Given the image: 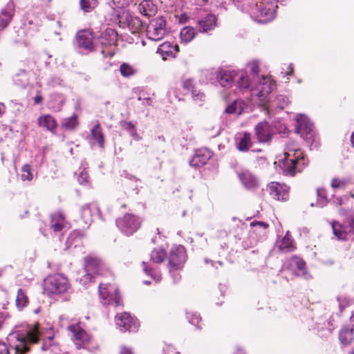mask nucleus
I'll return each instance as SVG.
<instances>
[{"mask_svg": "<svg viewBox=\"0 0 354 354\" xmlns=\"http://www.w3.org/2000/svg\"><path fill=\"white\" fill-rule=\"evenodd\" d=\"M334 202H335L337 205H342V198H340V197L337 198L334 201Z\"/></svg>", "mask_w": 354, "mask_h": 354, "instance_id": "338daca9", "label": "nucleus"}, {"mask_svg": "<svg viewBox=\"0 0 354 354\" xmlns=\"http://www.w3.org/2000/svg\"><path fill=\"white\" fill-rule=\"evenodd\" d=\"M235 75L234 71H221L217 75V79L223 87L229 88L232 86Z\"/></svg>", "mask_w": 354, "mask_h": 354, "instance_id": "b1692460", "label": "nucleus"}, {"mask_svg": "<svg viewBox=\"0 0 354 354\" xmlns=\"http://www.w3.org/2000/svg\"><path fill=\"white\" fill-rule=\"evenodd\" d=\"M254 133L259 142L269 143L272 140L274 131L268 122L262 121L255 126Z\"/></svg>", "mask_w": 354, "mask_h": 354, "instance_id": "f8f14e48", "label": "nucleus"}, {"mask_svg": "<svg viewBox=\"0 0 354 354\" xmlns=\"http://www.w3.org/2000/svg\"><path fill=\"white\" fill-rule=\"evenodd\" d=\"M44 290L47 294L61 295L69 288L68 279L62 274H55L47 277L43 283Z\"/></svg>", "mask_w": 354, "mask_h": 354, "instance_id": "39448f33", "label": "nucleus"}, {"mask_svg": "<svg viewBox=\"0 0 354 354\" xmlns=\"http://www.w3.org/2000/svg\"><path fill=\"white\" fill-rule=\"evenodd\" d=\"M167 22L164 17H158L151 19L147 28V35L153 41H160L167 35Z\"/></svg>", "mask_w": 354, "mask_h": 354, "instance_id": "0eeeda50", "label": "nucleus"}, {"mask_svg": "<svg viewBox=\"0 0 354 354\" xmlns=\"http://www.w3.org/2000/svg\"><path fill=\"white\" fill-rule=\"evenodd\" d=\"M85 274L80 278V283L86 286L88 282L95 281L97 276H104L109 274V270L104 263L98 259L86 257L84 263Z\"/></svg>", "mask_w": 354, "mask_h": 354, "instance_id": "20e7f679", "label": "nucleus"}, {"mask_svg": "<svg viewBox=\"0 0 354 354\" xmlns=\"http://www.w3.org/2000/svg\"><path fill=\"white\" fill-rule=\"evenodd\" d=\"M120 72L123 77H128L135 74L134 68L127 63L120 65Z\"/></svg>", "mask_w": 354, "mask_h": 354, "instance_id": "c03bdc74", "label": "nucleus"}, {"mask_svg": "<svg viewBox=\"0 0 354 354\" xmlns=\"http://www.w3.org/2000/svg\"><path fill=\"white\" fill-rule=\"evenodd\" d=\"M166 257V252L163 249H154L150 254V260L153 263H160Z\"/></svg>", "mask_w": 354, "mask_h": 354, "instance_id": "ea45409f", "label": "nucleus"}, {"mask_svg": "<svg viewBox=\"0 0 354 354\" xmlns=\"http://www.w3.org/2000/svg\"><path fill=\"white\" fill-rule=\"evenodd\" d=\"M168 267H169V271L170 275H171V278L173 279L174 283H178L180 280V278H181V276L179 273V270H181L182 268H171V266H168Z\"/></svg>", "mask_w": 354, "mask_h": 354, "instance_id": "de8ad7c7", "label": "nucleus"}, {"mask_svg": "<svg viewBox=\"0 0 354 354\" xmlns=\"http://www.w3.org/2000/svg\"><path fill=\"white\" fill-rule=\"evenodd\" d=\"M186 318L189 324L196 326V328L198 330L202 329V326L199 325V323L201 322L202 318L197 312L195 311H186Z\"/></svg>", "mask_w": 354, "mask_h": 354, "instance_id": "e433bc0d", "label": "nucleus"}, {"mask_svg": "<svg viewBox=\"0 0 354 354\" xmlns=\"http://www.w3.org/2000/svg\"><path fill=\"white\" fill-rule=\"evenodd\" d=\"M128 26L132 33H136L142 29V22L138 17H131Z\"/></svg>", "mask_w": 354, "mask_h": 354, "instance_id": "79ce46f5", "label": "nucleus"}, {"mask_svg": "<svg viewBox=\"0 0 354 354\" xmlns=\"http://www.w3.org/2000/svg\"><path fill=\"white\" fill-rule=\"evenodd\" d=\"M68 328L75 340L80 342H84L88 340V335L86 331L81 328L79 325L71 324Z\"/></svg>", "mask_w": 354, "mask_h": 354, "instance_id": "cd10ccee", "label": "nucleus"}, {"mask_svg": "<svg viewBox=\"0 0 354 354\" xmlns=\"http://www.w3.org/2000/svg\"><path fill=\"white\" fill-rule=\"evenodd\" d=\"M51 218L53 220V222H54V221H56L57 222L63 223L65 219V216L62 212H57L51 215Z\"/></svg>", "mask_w": 354, "mask_h": 354, "instance_id": "603ef678", "label": "nucleus"}, {"mask_svg": "<svg viewBox=\"0 0 354 354\" xmlns=\"http://www.w3.org/2000/svg\"><path fill=\"white\" fill-rule=\"evenodd\" d=\"M216 17L214 15H208L204 19L199 20L198 24L203 32L213 30L216 26Z\"/></svg>", "mask_w": 354, "mask_h": 354, "instance_id": "bb28decb", "label": "nucleus"}, {"mask_svg": "<svg viewBox=\"0 0 354 354\" xmlns=\"http://www.w3.org/2000/svg\"><path fill=\"white\" fill-rule=\"evenodd\" d=\"M80 124L77 115L74 113L68 118H64L61 122V127L68 131H73Z\"/></svg>", "mask_w": 354, "mask_h": 354, "instance_id": "c756f323", "label": "nucleus"}, {"mask_svg": "<svg viewBox=\"0 0 354 354\" xmlns=\"http://www.w3.org/2000/svg\"><path fill=\"white\" fill-rule=\"evenodd\" d=\"M268 189L270 194L277 201H286L289 198L290 187L284 183L271 182Z\"/></svg>", "mask_w": 354, "mask_h": 354, "instance_id": "ddd939ff", "label": "nucleus"}, {"mask_svg": "<svg viewBox=\"0 0 354 354\" xmlns=\"http://www.w3.org/2000/svg\"><path fill=\"white\" fill-rule=\"evenodd\" d=\"M39 339V332L37 328H28L21 331H15L8 335L7 340L15 350L16 354H25L29 351L28 344H35Z\"/></svg>", "mask_w": 354, "mask_h": 354, "instance_id": "f03ea898", "label": "nucleus"}, {"mask_svg": "<svg viewBox=\"0 0 354 354\" xmlns=\"http://www.w3.org/2000/svg\"><path fill=\"white\" fill-rule=\"evenodd\" d=\"M93 33L88 30L80 31L77 35V41L80 47L94 50Z\"/></svg>", "mask_w": 354, "mask_h": 354, "instance_id": "6ab92c4d", "label": "nucleus"}, {"mask_svg": "<svg viewBox=\"0 0 354 354\" xmlns=\"http://www.w3.org/2000/svg\"><path fill=\"white\" fill-rule=\"evenodd\" d=\"M115 324L121 332H135L139 327L138 320L125 312L116 315Z\"/></svg>", "mask_w": 354, "mask_h": 354, "instance_id": "9d476101", "label": "nucleus"}, {"mask_svg": "<svg viewBox=\"0 0 354 354\" xmlns=\"http://www.w3.org/2000/svg\"><path fill=\"white\" fill-rule=\"evenodd\" d=\"M281 169L286 176H295L306 167V161L303 151L295 142L288 141L285 146Z\"/></svg>", "mask_w": 354, "mask_h": 354, "instance_id": "f257e3e1", "label": "nucleus"}, {"mask_svg": "<svg viewBox=\"0 0 354 354\" xmlns=\"http://www.w3.org/2000/svg\"><path fill=\"white\" fill-rule=\"evenodd\" d=\"M141 223V219L132 214H126L115 221L117 227L127 236H131L136 232L140 227Z\"/></svg>", "mask_w": 354, "mask_h": 354, "instance_id": "1a4fd4ad", "label": "nucleus"}, {"mask_svg": "<svg viewBox=\"0 0 354 354\" xmlns=\"http://www.w3.org/2000/svg\"><path fill=\"white\" fill-rule=\"evenodd\" d=\"M236 149L242 152H247L252 146V136L249 132H244L239 138L236 144Z\"/></svg>", "mask_w": 354, "mask_h": 354, "instance_id": "393cba45", "label": "nucleus"}, {"mask_svg": "<svg viewBox=\"0 0 354 354\" xmlns=\"http://www.w3.org/2000/svg\"><path fill=\"white\" fill-rule=\"evenodd\" d=\"M0 354H10L7 344L0 341Z\"/></svg>", "mask_w": 354, "mask_h": 354, "instance_id": "4d7b16f0", "label": "nucleus"}, {"mask_svg": "<svg viewBox=\"0 0 354 354\" xmlns=\"http://www.w3.org/2000/svg\"><path fill=\"white\" fill-rule=\"evenodd\" d=\"M120 126L129 132L134 140L140 141L142 140V137L138 133L136 124L133 122L121 121Z\"/></svg>", "mask_w": 354, "mask_h": 354, "instance_id": "7c9ffc66", "label": "nucleus"}, {"mask_svg": "<svg viewBox=\"0 0 354 354\" xmlns=\"http://www.w3.org/2000/svg\"><path fill=\"white\" fill-rule=\"evenodd\" d=\"M99 296L104 305H114L115 306L121 305V297L118 292V288L115 284L100 282Z\"/></svg>", "mask_w": 354, "mask_h": 354, "instance_id": "423d86ee", "label": "nucleus"}, {"mask_svg": "<svg viewBox=\"0 0 354 354\" xmlns=\"http://www.w3.org/2000/svg\"><path fill=\"white\" fill-rule=\"evenodd\" d=\"M50 223H51L50 227L53 230L54 232H60L62 230L63 223H62L60 222H57L56 221H54V222H53L52 219H51Z\"/></svg>", "mask_w": 354, "mask_h": 354, "instance_id": "5fc2aeb1", "label": "nucleus"}, {"mask_svg": "<svg viewBox=\"0 0 354 354\" xmlns=\"http://www.w3.org/2000/svg\"><path fill=\"white\" fill-rule=\"evenodd\" d=\"M317 194L319 198L317 205L322 207L326 203V192L324 188H317Z\"/></svg>", "mask_w": 354, "mask_h": 354, "instance_id": "49530a36", "label": "nucleus"}, {"mask_svg": "<svg viewBox=\"0 0 354 354\" xmlns=\"http://www.w3.org/2000/svg\"><path fill=\"white\" fill-rule=\"evenodd\" d=\"M332 228L334 235L339 239L343 241L354 239V232H349L346 224L341 225L338 222L332 223Z\"/></svg>", "mask_w": 354, "mask_h": 354, "instance_id": "f3484780", "label": "nucleus"}, {"mask_svg": "<svg viewBox=\"0 0 354 354\" xmlns=\"http://www.w3.org/2000/svg\"><path fill=\"white\" fill-rule=\"evenodd\" d=\"M77 180L79 183L82 185L86 186L89 184L88 178H77Z\"/></svg>", "mask_w": 354, "mask_h": 354, "instance_id": "0e129e2a", "label": "nucleus"}, {"mask_svg": "<svg viewBox=\"0 0 354 354\" xmlns=\"http://www.w3.org/2000/svg\"><path fill=\"white\" fill-rule=\"evenodd\" d=\"M330 185L335 191L344 189L346 185V181L341 180V178H333Z\"/></svg>", "mask_w": 354, "mask_h": 354, "instance_id": "a18cd8bd", "label": "nucleus"}, {"mask_svg": "<svg viewBox=\"0 0 354 354\" xmlns=\"http://www.w3.org/2000/svg\"><path fill=\"white\" fill-rule=\"evenodd\" d=\"M261 86L259 88L258 95L260 97H265L269 93H270L275 86L274 82L271 80L269 77L263 76V80L260 82Z\"/></svg>", "mask_w": 354, "mask_h": 354, "instance_id": "a878e982", "label": "nucleus"}, {"mask_svg": "<svg viewBox=\"0 0 354 354\" xmlns=\"http://www.w3.org/2000/svg\"><path fill=\"white\" fill-rule=\"evenodd\" d=\"M142 265L143 271L147 275L149 276L156 283L161 281L162 276L160 272L158 270L147 265V263L145 261L142 262Z\"/></svg>", "mask_w": 354, "mask_h": 354, "instance_id": "473e14b6", "label": "nucleus"}, {"mask_svg": "<svg viewBox=\"0 0 354 354\" xmlns=\"http://www.w3.org/2000/svg\"><path fill=\"white\" fill-rule=\"evenodd\" d=\"M37 124L39 127L55 133L58 124L56 119L50 114L41 115L37 118Z\"/></svg>", "mask_w": 354, "mask_h": 354, "instance_id": "a211bd4d", "label": "nucleus"}, {"mask_svg": "<svg viewBox=\"0 0 354 354\" xmlns=\"http://www.w3.org/2000/svg\"><path fill=\"white\" fill-rule=\"evenodd\" d=\"M13 14L10 11L2 10L0 12V30L6 28L10 23Z\"/></svg>", "mask_w": 354, "mask_h": 354, "instance_id": "58836bf2", "label": "nucleus"}, {"mask_svg": "<svg viewBox=\"0 0 354 354\" xmlns=\"http://www.w3.org/2000/svg\"><path fill=\"white\" fill-rule=\"evenodd\" d=\"M179 51L178 45H172L170 42L166 41L160 44L157 53H159L163 59H166L167 57H174Z\"/></svg>", "mask_w": 354, "mask_h": 354, "instance_id": "4be33fe9", "label": "nucleus"}, {"mask_svg": "<svg viewBox=\"0 0 354 354\" xmlns=\"http://www.w3.org/2000/svg\"><path fill=\"white\" fill-rule=\"evenodd\" d=\"M182 86L184 89L187 90L188 92H191L192 97L194 100H200L203 101L205 99V95L203 93L201 92L198 90L197 87L194 83V80L192 79H184L182 81Z\"/></svg>", "mask_w": 354, "mask_h": 354, "instance_id": "aec40b11", "label": "nucleus"}, {"mask_svg": "<svg viewBox=\"0 0 354 354\" xmlns=\"http://www.w3.org/2000/svg\"><path fill=\"white\" fill-rule=\"evenodd\" d=\"M337 300L339 304V308L340 313H342L346 307L351 305L354 302L353 299L351 298L350 297H348L346 295H343V294L337 296Z\"/></svg>", "mask_w": 354, "mask_h": 354, "instance_id": "a19ab883", "label": "nucleus"}, {"mask_svg": "<svg viewBox=\"0 0 354 354\" xmlns=\"http://www.w3.org/2000/svg\"><path fill=\"white\" fill-rule=\"evenodd\" d=\"M351 327L354 329V312L350 317Z\"/></svg>", "mask_w": 354, "mask_h": 354, "instance_id": "69168bd1", "label": "nucleus"}, {"mask_svg": "<svg viewBox=\"0 0 354 354\" xmlns=\"http://www.w3.org/2000/svg\"><path fill=\"white\" fill-rule=\"evenodd\" d=\"M250 65H251V68H250L251 73L254 74V75H257L259 73V71L258 63L256 62H253L251 63Z\"/></svg>", "mask_w": 354, "mask_h": 354, "instance_id": "13d9d810", "label": "nucleus"}, {"mask_svg": "<svg viewBox=\"0 0 354 354\" xmlns=\"http://www.w3.org/2000/svg\"><path fill=\"white\" fill-rule=\"evenodd\" d=\"M78 232H73V233H71L70 235L68 236L66 241V245H71L73 243V240L75 237H76V236L77 235Z\"/></svg>", "mask_w": 354, "mask_h": 354, "instance_id": "680f3d73", "label": "nucleus"}, {"mask_svg": "<svg viewBox=\"0 0 354 354\" xmlns=\"http://www.w3.org/2000/svg\"><path fill=\"white\" fill-rule=\"evenodd\" d=\"M28 304V297L24 290L19 288L16 297V306L19 310H23Z\"/></svg>", "mask_w": 354, "mask_h": 354, "instance_id": "f704fd0d", "label": "nucleus"}, {"mask_svg": "<svg viewBox=\"0 0 354 354\" xmlns=\"http://www.w3.org/2000/svg\"><path fill=\"white\" fill-rule=\"evenodd\" d=\"M187 260L186 250L181 245L173 246L169 254L168 266L174 268H183Z\"/></svg>", "mask_w": 354, "mask_h": 354, "instance_id": "9b49d317", "label": "nucleus"}, {"mask_svg": "<svg viewBox=\"0 0 354 354\" xmlns=\"http://www.w3.org/2000/svg\"><path fill=\"white\" fill-rule=\"evenodd\" d=\"M91 134L94 140L96 141L100 148L104 147V135L99 122L91 130Z\"/></svg>", "mask_w": 354, "mask_h": 354, "instance_id": "c85d7f7f", "label": "nucleus"}, {"mask_svg": "<svg viewBox=\"0 0 354 354\" xmlns=\"http://www.w3.org/2000/svg\"><path fill=\"white\" fill-rule=\"evenodd\" d=\"M53 346V337H48L47 339L44 340L41 349L46 351L49 349Z\"/></svg>", "mask_w": 354, "mask_h": 354, "instance_id": "864d4df0", "label": "nucleus"}, {"mask_svg": "<svg viewBox=\"0 0 354 354\" xmlns=\"http://www.w3.org/2000/svg\"><path fill=\"white\" fill-rule=\"evenodd\" d=\"M120 354H133V352L131 348L126 346H122L120 347Z\"/></svg>", "mask_w": 354, "mask_h": 354, "instance_id": "052dcab7", "label": "nucleus"}, {"mask_svg": "<svg viewBox=\"0 0 354 354\" xmlns=\"http://www.w3.org/2000/svg\"><path fill=\"white\" fill-rule=\"evenodd\" d=\"M241 184L248 190H254L259 187L257 178H239Z\"/></svg>", "mask_w": 354, "mask_h": 354, "instance_id": "37998d69", "label": "nucleus"}, {"mask_svg": "<svg viewBox=\"0 0 354 354\" xmlns=\"http://www.w3.org/2000/svg\"><path fill=\"white\" fill-rule=\"evenodd\" d=\"M339 339L343 346L350 345L354 339V329L348 326H343L339 333Z\"/></svg>", "mask_w": 354, "mask_h": 354, "instance_id": "5701e85b", "label": "nucleus"}, {"mask_svg": "<svg viewBox=\"0 0 354 354\" xmlns=\"http://www.w3.org/2000/svg\"><path fill=\"white\" fill-rule=\"evenodd\" d=\"M196 35V30L191 26H186L183 28L180 33V39L185 43L190 42Z\"/></svg>", "mask_w": 354, "mask_h": 354, "instance_id": "c9c22d12", "label": "nucleus"}, {"mask_svg": "<svg viewBox=\"0 0 354 354\" xmlns=\"http://www.w3.org/2000/svg\"><path fill=\"white\" fill-rule=\"evenodd\" d=\"M346 225H348V228H349L350 232H354V217L351 218Z\"/></svg>", "mask_w": 354, "mask_h": 354, "instance_id": "e2e57ef3", "label": "nucleus"}, {"mask_svg": "<svg viewBox=\"0 0 354 354\" xmlns=\"http://www.w3.org/2000/svg\"><path fill=\"white\" fill-rule=\"evenodd\" d=\"M240 89H247L250 86V79L247 75H242L238 80Z\"/></svg>", "mask_w": 354, "mask_h": 354, "instance_id": "09e8293b", "label": "nucleus"}, {"mask_svg": "<svg viewBox=\"0 0 354 354\" xmlns=\"http://www.w3.org/2000/svg\"><path fill=\"white\" fill-rule=\"evenodd\" d=\"M138 12L148 18L154 16L157 12V7L150 0H142L137 6Z\"/></svg>", "mask_w": 354, "mask_h": 354, "instance_id": "412c9836", "label": "nucleus"}, {"mask_svg": "<svg viewBox=\"0 0 354 354\" xmlns=\"http://www.w3.org/2000/svg\"><path fill=\"white\" fill-rule=\"evenodd\" d=\"M296 132L307 142H313L314 141L315 132L313 124L306 120L297 121L296 126Z\"/></svg>", "mask_w": 354, "mask_h": 354, "instance_id": "dca6fc26", "label": "nucleus"}, {"mask_svg": "<svg viewBox=\"0 0 354 354\" xmlns=\"http://www.w3.org/2000/svg\"><path fill=\"white\" fill-rule=\"evenodd\" d=\"M250 226L252 227H263L264 229H266V228L268 227L269 225L266 222L254 221L250 223Z\"/></svg>", "mask_w": 354, "mask_h": 354, "instance_id": "6e6d98bb", "label": "nucleus"}, {"mask_svg": "<svg viewBox=\"0 0 354 354\" xmlns=\"http://www.w3.org/2000/svg\"><path fill=\"white\" fill-rule=\"evenodd\" d=\"M81 218L88 228L93 221V213L90 205H84L81 208Z\"/></svg>", "mask_w": 354, "mask_h": 354, "instance_id": "72a5a7b5", "label": "nucleus"}, {"mask_svg": "<svg viewBox=\"0 0 354 354\" xmlns=\"http://www.w3.org/2000/svg\"><path fill=\"white\" fill-rule=\"evenodd\" d=\"M213 153L207 148H201L196 151L194 156L189 161V164L192 167H200L209 161L212 158Z\"/></svg>", "mask_w": 354, "mask_h": 354, "instance_id": "4468645a", "label": "nucleus"}, {"mask_svg": "<svg viewBox=\"0 0 354 354\" xmlns=\"http://www.w3.org/2000/svg\"><path fill=\"white\" fill-rule=\"evenodd\" d=\"M97 6V0H80V9L84 12H93Z\"/></svg>", "mask_w": 354, "mask_h": 354, "instance_id": "4c0bfd02", "label": "nucleus"}, {"mask_svg": "<svg viewBox=\"0 0 354 354\" xmlns=\"http://www.w3.org/2000/svg\"><path fill=\"white\" fill-rule=\"evenodd\" d=\"M43 101V97L40 91H37V95L34 97V102L36 104H41Z\"/></svg>", "mask_w": 354, "mask_h": 354, "instance_id": "bf43d9fd", "label": "nucleus"}, {"mask_svg": "<svg viewBox=\"0 0 354 354\" xmlns=\"http://www.w3.org/2000/svg\"><path fill=\"white\" fill-rule=\"evenodd\" d=\"M248 12L256 21L261 24L268 22L274 17V7L268 0H248Z\"/></svg>", "mask_w": 354, "mask_h": 354, "instance_id": "7ed1b4c3", "label": "nucleus"}, {"mask_svg": "<svg viewBox=\"0 0 354 354\" xmlns=\"http://www.w3.org/2000/svg\"><path fill=\"white\" fill-rule=\"evenodd\" d=\"M351 143L352 147L354 148V131L352 133L351 136Z\"/></svg>", "mask_w": 354, "mask_h": 354, "instance_id": "774afa93", "label": "nucleus"}, {"mask_svg": "<svg viewBox=\"0 0 354 354\" xmlns=\"http://www.w3.org/2000/svg\"><path fill=\"white\" fill-rule=\"evenodd\" d=\"M21 171L24 173L22 174V177H32L33 174H32V167L29 164H25L22 168Z\"/></svg>", "mask_w": 354, "mask_h": 354, "instance_id": "3c124183", "label": "nucleus"}, {"mask_svg": "<svg viewBox=\"0 0 354 354\" xmlns=\"http://www.w3.org/2000/svg\"><path fill=\"white\" fill-rule=\"evenodd\" d=\"M118 35V32L110 28H106L101 33L99 41L102 48L101 53L104 57H112L115 55L114 50L108 48L117 46Z\"/></svg>", "mask_w": 354, "mask_h": 354, "instance_id": "6e6552de", "label": "nucleus"}, {"mask_svg": "<svg viewBox=\"0 0 354 354\" xmlns=\"http://www.w3.org/2000/svg\"><path fill=\"white\" fill-rule=\"evenodd\" d=\"M279 249L284 252H292L295 249L294 241L291 239L289 232L282 239Z\"/></svg>", "mask_w": 354, "mask_h": 354, "instance_id": "2f4dec72", "label": "nucleus"}, {"mask_svg": "<svg viewBox=\"0 0 354 354\" xmlns=\"http://www.w3.org/2000/svg\"><path fill=\"white\" fill-rule=\"evenodd\" d=\"M286 269L297 276H305L306 274L305 261L297 256L289 259L285 265Z\"/></svg>", "mask_w": 354, "mask_h": 354, "instance_id": "2eb2a0df", "label": "nucleus"}, {"mask_svg": "<svg viewBox=\"0 0 354 354\" xmlns=\"http://www.w3.org/2000/svg\"><path fill=\"white\" fill-rule=\"evenodd\" d=\"M240 103L238 100H234L231 104L228 105L225 108V112L227 113H235L237 112V106Z\"/></svg>", "mask_w": 354, "mask_h": 354, "instance_id": "8fccbe9b", "label": "nucleus"}]
</instances>
